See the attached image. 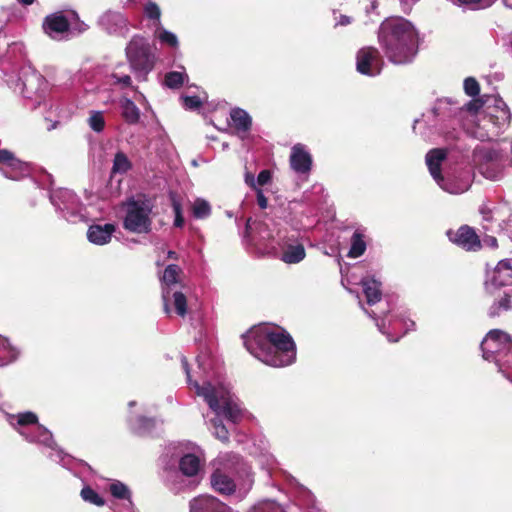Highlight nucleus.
Masks as SVG:
<instances>
[{
    "label": "nucleus",
    "instance_id": "nucleus-7",
    "mask_svg": "<svg viewBox=\"0 0 512 512\" xmlns=\"http://www.w3.org/2000/svg\"><path fill=\"white\" fill-rule=\"evenodd\" d=\"M483 358L493 360L500 365L501 355L512 353V337L502 330H491L481 343Z\"/></svg>",
    "mask_w": 512,
    "mask_h": 512
},
{
    "label": "nucleus",
    "instance_id": "nucleus-49",
    "mask_svg": "<svg viewBox=\"0 0 512 512\" xmlns=\"http://www.w3.org/2000/svg\"><path fill=\"white\" fill-rule=\"evenodd\" d=\"M393 329H396L398 327H404L405 328V331L403 334H405L408 330L412 329L414 327V322L413 321H409V323L405 320H402V319H395L393 321Z\"/></svg>",
    "mask_w": 512,
    "mask_h": 512
},
{
    "label": "nucleus",
    "instance_id": "nucleus-23",
    "mask_svg": "<svg viewBox=\"0 0 512 512\" xmlns=\"http://www.w3.org/2000/svg\"><path fill=\"white\" fill-rule=\"evenodd\" d=\"M212 487L221 494L229 495L234 492L233 480L221 471H215L211 476Z\"/></svg>",
    "mask_w": 512,
    "mask_h": 512
},
{
    "label": "nucleus",
    "instance_id": "nucleus-31",
    "mask_svg": "<svg viewBox=\"0 0 512 512\" xmlns=\"http://www.w3.org/2000/svg\"><path fill=\"white\" fill-rule=\"evenodd\" d=\"M366 250V243L360 233L355 232L351 238V247L348 252V257L357 258L361 256Z\"/></svg>",
    "mask_w": 512,
    "mask_h": 512
},
{
    "label": "nucleus",
    "instance_id": "nucleus-35",
    "mask_svg": "<svg viewBox=\"0 0 512 512\" xmlns=\"http://www.w3.org/2000/svg\"><path fill=\"white\" fill-rule=\"evenodd\" d=\"M130 168L131 162L129 161L128 157L123 152L116 153L113 160L112 173L124 174Z\"/></svg>",
    "mask_w": 512,
    "mask_h": 512
},
{
    "label": "nucleus",
    "instance_id": "nucleus-33",
    "mask_svg": "<svg viewBox=\"0 0 512 512\" xmlns=\"http://www.w3.org/2000/svg\"><path fill=\"white\" fill-rule=\"evenodd\" d=\"M511 294L508 291H504L500 300L494 302L489 309V315L495 317L501 314L503 311H507L511 308L510 305Z\"/></svg>",
    "mask_w": 512,
    "mask_h": 512
},
{
    "label": "nucleus",
    "instance_id": "nucleus-53",
    "mask_svg": "<svg viewBox=\"0 0 512 512\" xmlns=\"http://www.w3.org/2000/svg\"><path fill=\"white\" fill-rule=\"evenodd\" d=\"M245 182L247 185H249L253 189H256V181H255L254 175L252 173L247 172L245 174Z\"/></svg>",
    "mask_w": 512,
    "mask_h": 512
},
{
    "label": "nucleus",
    "instance_id": "nucleus-54",
    "mask_svg": "<svg viewBox=\"0 0 512 512\" xmlns=\"http://www.w3.org/2000/svg\"><path fill=\"white\" fill-rule=\"evenodd\" d=\"M485 245L495 248L497 246V240L495 237L487 236L483 239Z\"/></svg>",
    "mask_w": 512,
    "mask_h": 512
},
{
    "label": "nucleus",
    "instance_id": "nucleus-60",
    "mask_svg": "<svg viewBox=\"0 0 512 512\" xmlns=\"http://www.w3.org/2000/svg\"><path fill=\"white\" fill-rule=\"evenodd\" d=\"M377 8V1L371 0V10H375Z\"/></svg>",
    "mask_w": 512,
    "mask_h": 512
},
{
    "label": "nucleus",
    "instance_id": "nucleus-5",
    "mask_svg": "<svg viewBox=\"0 0 512 512\" xmlns=\"http://www.w3.org/2000/svg\"><path fill=\"white\" fill-rule=\"evenodd\" d=\"M9 423L29 442L43 444L53 448L52 433L38 423V417L33 412H23L9 416Z\"/></svg>",
    "mask_w": 512,
    "mask_h": 512
},
{
    "label": "nucleus",
    "instance_id": "nucleus-13",
    "mask_svg": "<svg viewBox=\"0 0 512 512\" xmlns=\"http://www.w3.org/2000/svg\"><path fill=\"white\" fill-rule=\"evenodd\" d=\"M99 25L109 34L126 35L129 31L128 19L117 11H107L99 18Z\"/></svg>",
    "mask_w": 512,
    "mask_h": 512
},
{
    "label": "nucleus",
    "instance_id": "nucleus-48",
    "mask_svg": "<svg viewBox=\"0 0 512 512\" xmlns=\"http://www.w3.org/2000/svg\"><path fill=\"white\" fill-rule=\"evenodd\" d=\"M173 209H174V212H175L174 225L176 227H182L183 224H184V218H183L182 213H181L180 204L177 203V202H174L173 203Z\"/></svg>",
    "mask_w": 512,
    "mask_h": 512
},
{
    "label": "nucleus",
    "instance_id": "nucleus-2",
    "mask_svg": "<svg viewBox=\"0 0 512 512\" xmlns=\"http://www.w3.org/2000/svg\"><path fill=\"white\" fill-rule=\"evenodd\" d=\"M182 367L187 375V381L195 393L202 397L208 404L209 408L214 412L215 418L211 419L214 436L222 442L229 440V432L222 424L221 417L229 420L232 423L238 422L242 417V409L231 393L229 388L222 384H212L211 382H204L200 385L197 381H192L188 367L187 359L183 356L181 358Z\"/></svg>",
    "mask_w": 512,
    "mask_h": 512
},
{
    "label": "nucleus",
    "instance_id": "nucleus-29",
    "mask_svg": "<svg viewBox=\"0 0 512 512\" xmlns=\"http://www.w3.org/2000/svg\"><path fill=\"white\" fill-rule=\"evenodd\" d=\"M192 214L197 219H205L211 214V206L208 201L202 198L194 200L191 206Z\"/></svg>",
    "mask_w": 512,
    "mask_h": 512
},
{
    "label": "nucleus",
    "instance_id": "nucleus-9",
    "mask_svg": "<svg viewBox=\"0 0 512 512\" xmlns=\"http://www.w3.org/2000/svg\"><path fill=\"white\" fill-rule=\"evenodd\" d=\"M6 82L14 92L19 93L26 98H33L34 96H37L40 93L41 86L44 85V80L41 75L35 72H25L23 78L17 75H10L6 79Z\"/></svg>",
    "mask_w": 512,
    "mask_h": 512
},
{
    "label": "nucleus",
    "instance_id": "nucleus-41",
    "mask_svg": "<svg viewBox=\"0 0 512 512\" xmlns=\"http://www.w3.org/2000/svg\"><path fill=\"white\" fill-rule=\"evenodd\" d=\"M132 428L138 433H144L149 431L150 427L153 426V420L144 417H139L135 420H130Z\"/></svg>",
    "mask_w": 512,
    "mask_h": 512
},
{
    "label": "nucleus",
    "instance_id": "nucleus-40",
    "mask_svg": "<svg viewBox=\"0 0 512 512\" xmlns=\"http://www.w3.org/2000/svg\"><path fill=\"white\" fill-rule=\"evenodd\" d=\"M110 492L116 498L130 500V491L128 487L119 481L110 485Z\"/></svg>",
    "mask_w": 512,
    "mask_h": 512
},
{
    "label": "nucleus",
    "instance_id": "nucleus-27",
    "mask_svg": "<svg viewBox=\"0 0 512 512\" xmlns=\"http://www.w3.org/2000/svg\"><path fill=\"white\" fill-rule=\"evenodd\" d=\"M200 461L198 457L192 454L183 456L180 460V470L187 476H194L198 473Z\"/></svg>",
    "mask_w": 512,
    "mask_h": 512
},
{
    "label": "nucleus",
    "instance_id": "nucleus-45",
    "mask_svg": "<svg viewBox=\"0 0 512 512\" xmlns=\"http://www.w3.org/2000/svg\"><path fill=\"white\" fill-rule=\"evenodd\" d=\"M183 102L184 106L188 109H197L202 104L198 96H185L183 97Z\"/></svg>",
    "mask_w": 512,
    "mask_h": 512
},
{
    "label": "nucleus",
    "instance_id": "nucleus-32",
    "mask_svg": "<svg viewBox=\"0 0 512 512\" xmlns=\"http://www.w3.org/2000/svg\"><path fill=\"white\" fill-rule=\"evenodd\" d=\"M0 351L4 353V357L0 358V365H6L13 360H15L18 356V352L15 348H13L8 339L0 336Z\"/></svg>",
    "mask_w": 512,
    "mask_h": 512
},
{
    "label": "nucleus",
    "instance_id": "nucleus-10",
    "mask_svg": "<svg viewBox=\"0 0 512 512\" xmlns=\"http://www.w3.org/2000/svg\"><path fill=\"white\" fill-rule=\"evenodd\" d=\"M512 285V259H504L498 262L497 266L485 282V290L495 295L501 287Z\"/></svg>",
    "mask_w": 512,
    "mask_h": 512
},
{
    "label": "nucleus",
    "instance_id": "nucleus-25",
    "mask_svg": "<svg viewBox=\"0 0 512 512\" xmlns=\"http://www.w3.org/2000/svg\"><path fill=\"white\" fill-rule=\"evenodd\" d=\"M120 106L122 109V116L125 121L129 124H136L140 119V110L135 105V103L128 99L123 98L120 101Z\"/></svg>",
    "mask_w": 512,
    "mask_h": 512
},
{
    "label": "nucleus",
    "instance_id": "nucleus-50",
    "mask_svg": "<svg viewBox=\"0 0 512 512\" xmlns=\"http://www.w3.org/2000/svg\"><path fill=\"white\" fill-rule=\"evenodd\" d=\"M271 180V173L269 170H262L256 180V183L260 186L267 184Z\"/></svg>",
    "mask_w": 512,
    "mask_h": 512
},
{
    "label": "nucleus",
    "instance_id": "nucleus-26",
    "mask_svg": "<svg viewBox=\"0 0 512 512\" xmlns=\"http://www.w3.org/2000/svg\"><path fill=\"white\" fill-rule=\"evenodd\" d=\"M144 17L151 22L153 28L159 29L161 26V9L155 2H147L143 7Z\"/></svg>",
    "mask_w": 512,
    "mask_h": 512
},
{
    "label": "nucleus",
    "instance_id": "nucleus-20",
    "mask_svg": "<svg viewBox=\"0 0 512 512\" xmlns=\"http://www.w3.org/2000/svg\"><path fill=\"white\" fill-rule=\"evenodd\" d=\"M0 163H4L11 169V173L6 176L12 179H18L20 176H23L28 173L27 164L16 159L14 155L8 150H0Z\"/></svg>",
    "mask_w": 512,
    "mask_h": 512
},
{
    "label": "nucleus",
    "instance_id": "nucleus-12",
    "mask_svg": "<svg viewBox=\"0 0 512 512\" xmlns=\"http://www.w3.org/2000/svg\"><path fill=\"white\" fill-rule=\"evenodd\" d=\"M449 239L467 251H476L481 247V241L473 228L464 225L457 231L448 232Z\"/></svg>",
    "mask_w": 512,
    "mask_h": 512
},
{
    "label": "nucleus",
    "instance_id": "nucleus-21",
    "mask_svg": "<svg viewBox=\"0 0 512 512\" xmlns=\"http://www.w3.org/2000/svg\"><path fill=\"white\" fill-rule=\"evenodd\" d=\"M224 504L212 496H200L190 503V512H218Z\"/></svg>",
    "mask_w": 512,
    "mask_h": 512
},
{
    "label": "nucleus",
    "instance_id": "nucleus-17",
    "mask_svg": "<svg viewBox=\"0 0 512 512\" xmlns=\"http://www.w3.org/2000/svg\"><path fill=\"white\" fill-rule=\"evenodd\" d=\"M305 256V248L303 244L299 242H284L281 245L280 259L286 264H297L301 262L305 258Z\"/></svg>",
    "mask_w": 512,
    "mask_h": 512
},
{
    "label": "nucleus",
    "instance_id": "nucleus-18",
    "mask_svg": "<svg viewBox=\"0 0 512 512\" xmlns=\"http://www.w3.org/2000/svg\"><path fill=\"white\" fill-rule=\"evenodd\" d=\"M51 201L54 206L62 211L67 210L73 213L78 207V198L68 189H62L54 192L51 195Z\"/></svg>",
    "mask_w": 512,
    "mask_h": 512
},
{
    "label": "nucleus",
    "instance_id": "nucleus-62",
    "mask_svg": "<svg viewBox=\"0 0 512 512\" xmlns=\"http://www.w3.org/2000/svg\"><path fill=\"white\" fill-rule=\"evenodd\" d=\"M250 228V219L247 220V223H246V230L248 231V229Z\"/></svg>",
    "mask_w": 512,
    "mask_h": 512
},
{
    "label": "nucleus",
    "instance_id": "nucleus-47",
    "mask_svg": "<svg viewBox=\"0 0 512 512\" xmlns=\"http://www.w3.org/2000/svg\"><path fill=\"white\" fill-rule=\"evenodd\" d=\"M111 76L114 79L115 84H120L125 87L131 84V78L127 74L120 75L118 73H113Z\"/></svg>",
    "mask_w": 512,
    "mask_h": 512
},
{
    "label": "nucleus",
    "instance_id": "nucleus-43",
    "mask_svg": "<svg viewBox=\"0 0 512 512\" xmlns=\"http://www.w3.org/2000/svg\"><path fill=\"white\" fill-rule=\"evenodd\" d=\"M464 91L467 95L474 97L479 94L480 87L475 78L469 77L464 81Z\"/></svg>",
    "mask_w": 512,
    "mask_h": 512
},
{
    "label": "nucleus",
    "instance_id": "nucleus-30",
    "mask_svg": "<svg viewBox=\"0 0 512 512\" xmlns=\"http://www.w3.org/2000/svg\"><path fill=\"white\" fill-rule=\"evenodd\" d=\"M444 191L450 194H461L468 190L470 184L468 180H461L459 182L454 181H445L443 179L440 184H438Z\"/></svg>",
    "mask_w": 512,
    "mask_h": 512
},
{
    "label": "nucleus",
    "instance_id": "nucleus-6",
    "mask_svg": "<svg viewBox=\"0 0 512 512\" xmlns=\"http://www.w3.org/2000/svg\"><path fill=\"white\" fill-rule=\"evenodd\" d=\"M73 27L79 33L87 30V25L79 20L78 14L74 11L64 14V12H55L45 17L43 29L45 33L53 39L61 40L64 35Z\"/></svg>",
    "mask_w": 512,
    "mask_h": 512
},
{
    "label": "nucleus",
    "instance_id": "nucleus-3",
    "mask_svg": "<svg viewBox=\"0 0 512 512\" xmlns=\"http://www.w3.org/2000/svg\"><path fill=\"white\" fill-rule=\"evenodd\" d=\"M378 41L394 64L409 63L417 53V32L412 23L402 17L385 19L379 27Z\"/></svg>",
    "mask_w": 512,
    "mask_h": 512
},
{
    "label": "nucleus",
    "instance_id": "nucleus-59",
    "mask_svg": "<svg viewBox=\"0 0 512 512\" xmlns=\"http://www.w3.org/2000/svg\"><path fill=\"white\" fill-rule=\"evenodd\" d=\"M506 7H509L512 9V0H503Z\"/></svg>",
    "mask_w": 512,
    "mask_h": 512
},
{
    "label": "nucleus",
    "instance_id": "nucleus-22",
    "mask_svg": "<svg viewBox=\"0 0 512 512\" xmlns=\"http://www.w3.org/2000/svg\"><path fill=\"white\" fill-rule=\"evenodd\" d=\"M233 127L237 130L238 135L244 138V135L250 130L252 119L250 115L241 108H234L230 112Z\"/></svg>",
    "mask_w": 512,
    "mask_h": 512
},
{
    "label": "nucleus",
    "instance_id": "nucleus-52",
    "mask_svg": "<svg viewBox=\"0 0 512 512\" xmlns=\"http://www.w3.org/2000/svg\"><path fill=\"white\" fill-rule=\"evenodd\" d=\"M480 213L482 214L483 220L486 222H490L494 219L495 212L488 207H482Z\"/></svg>",
    "mask_w": 512,
    "mask_h": 512
},
{
    "label": "nucleus",
    "instance_id": "nucleus-15",
    "mask_svg": "<svg viewBox=\"0 0 512 512\" xmlns=\"http://www.w3.org/2000/svg\"><path fill=\"white\" fill-rule=\"evenodd\" d=\"M290 165L295 172L300 174H305L310 171L312 158L302 144H296L292 147Z\"/></svg>",
    "mask_w": 512,
    "mask_h": 512
},
{
    "label": "nucleus",
    "instance_id": "nucleus-44",
    "mask_svg": "<svg viewBox=\"0 0 512 512\" xmlns=\"http://www.w3.org/2000/svg\"><path fill=\"white\" fill-rule=\"evenodd\" d=\"M459 6H465L470 9H479L490 6V2L486 0H456L455 2Z\"/></svg>",
    "mask_w": 512,
    "mask_h": 512
},
{
    "label": "nucleus",
    "instance_id": "nucleus-55",
    "mask_svg": "<svg viewBox=\"0 0 512 512\" xmlns=\"http://www.w3.org/2000/svg\"><path fill=\"white\" fill-rule=\"evenodd\" d=\"M349 23H350V18L348 16L341 15L339 21L337 22V25L344 26Z\"/></svg>",
    "mask_w": 512,
    "mask_h": 512
},
{
    "label": "nucleus",
    "instance_id": "nucleus-24",
    "mask_svg": "<svg viewBox=\"0 0 512 512\" xmlns=\"http://www.w3.org/2000/svg\"><path fill=\"white\" fill-rule=\"evenodd\" d=\"M362 286L368 304L373 305L381 300L380 283L375 279H363Z\"/></svg>",
    "mask_w": 512,
    "mask_h": 512
},
{
    "label": "nucleus",
    "instance_id": "nucleus-61",
    "mask_svg": "<svg viewBox=\"0 0 512 512\" xmlns=\"http://www.w3.org/2000/svg\"><path fill=\"white\" fill-rule=\"evenodd\" d=\"M387 336H388V340H389V341H391V342H395V341H397V340L399 339V337H398V338L393 339V338H391V337H390V335H389V334H388Z\"/></svg>",
    "mask_w": 512,
    "mask_h": 512
},
{
    "label": "nucleus",
    "instance_id": "nucleus-19",
    "mask_svg": "<svg viewBox=\"0 0 512 512\" xmlns=\"http://www.w3.org/2000/svg\"><path fill=\"white\" fill-rule=\"evenodd\" d=\"M446 158V151L444 149H432L426 155V164L430 171L431 176L440 184L443 181L441 176V164Z\"/></svg>",
    "mask_w": 512,
    "mask_h": 512
},
{
    "label": "nucleus",
    "instance_id": "nucleus-39",
    "mask_svg": "<svg viewBox=\"0 0 512 512\" xmlns=\"http://www.w3.org/2000/svg\"><path fill=\"white\" fill-rule=\"evenodd\" d=\"M81 497L84 501L89 502L91 504L97 505V506H103L104 500L102 497L99 496L98 493H96L92 488L90 487H84L81 490Z\"/></svg>",
    "mask_w": 512,
    "mask_h": 512
},
{
    "label": "nucleus",
    "instance_id": "nucleus-16",
    "mask_svg": "<svg viewBox=\"0 0 512 512\" xmlns=\"http://www.w3.org/2000/svg\"><path fill=\"white\" fill-rule=\"evenodd\" d=\"M116 227L114 224H94L87 230L88 240L95 245H105L110 242Z\"/></svg>",
    "mask_w": 512,
    "mask_h": 512
},
{
    "label": "nucleus",
    "instance_id": "nucleus-58",
    "mask_svg": "<svg viewBox=\"0 0 512 512\" xmlns=\"http://www.w3.org/2000/svg\"><path fill=\"white\" fill-rule=\"evenodd\" d=\"M168 257L172 258V259H177V254L174 251H169L168 252Z\"/></svg>",
    "mask_w": 512,
    "mask_h": 512
},
{
    "label": "nucleus",
    "instance_id": "nucleus-28",
    "mask_svg": "<svg viewBox=\"0 0 512 512\" xmlns=\"http://www.w3.org/2000/svg\"><path fill=\"white\" fill-rule=\"evenodd\" d=\"M496 108L498 109L497 115H489V121L495 119V124L498 126L508 125L510 122V112L506 104L502 100H496Z\"/></svg>",
    "mask_w": 512,
    "mask_h": 512
},
{
    "label": "nucleus",
    "instance_id": "nucleus-4",
    "mask_svg": "<svg viewBox=\"0 0 512 512\" xmlns=\"http://www.w3.org/2000/svg\"><path fill=\"white\" fill-rule=\"evenodd\" d=\"M123 207L125 209L124 229L136 234L151 232L153 204L149 198L144 195L130 197L123 203Z\"/></svg>",
    "mask_w": 512,
    "mask_h": 512
},
{
    "label": "nucleus",
    "instance_id": "nucleus-46",
    "mask_svg": "<svg viewBox=\"0 0 512 512\" xmlns=\"http://www.w3.org/2000/svg\"><path fill=\"white\" fill-rule=\"evenodd\" d=\"M483 101L481 99H473L471 101H469L465 106V110L472 113V114H476L479 112V110L483 107Z\"/></svg>",
    "mask_w": 512,
    "mask_h": 512
},
{
    "label": "nucleus",
    "instance_id": "nucleus-51",
    "mask_svg": "<svg viewBox=\"0 0 512 512\" xmlns=\"http://www.w3.org/2000/svg\"><path fill=\"white\" fill-rule=\"evenodd\" d=\"M256 194H257V203L261 209H266L268 206V200L265 197L263 191L259 188H256Z\"/></svg>",
    "mask_w": 512,
    "mask_h": 512
},
{
    "label": "nucleus",
    "instance_id": "nucleus-14",
    "mask_svg": "<svg viewBox=\"0 0 512 512\" xmlns=\"http://www.w3.org/2000/svg\"><path fill=\"white\" fill-rule=\"evenodd\" d=\"M181 269L174 264L168 265L162 276V300L163 307L166 314L171 312L169 307L171 291L176 290L175 286L178 284V277Z\"/></svg>",
    "mask_w": 512,
    "mask_h": 512
},
{
    "label": "nucleus",
    "instance_id": "nucleus-1",
    "mask_svg": "<svg viewBox=\"0 0 512 512\" xmlns=\"http://www.w3.org/2000/svg\"><path fill=\"white\" fill-rule=\"evenodd\" d=\"M247 350L261 362L283 367L294 362L295 344L291 336L276 326L259 325L244 335Z\"/></svg>",
    "mask_w": 512,
    "mask_h": 512
},
{
    "label": "nucleus",
    "instance_id": "nucleus-34",
    "mask_svg": "<svg viewBox=\"0 0 512 512\" xmlns=\"http://www.w3.org/2000/svg\"><path fill=\"white\" fill-rule=\"evenodd\" d=\"M171 299L173 300L176 313L184 317L187 313V300L185 295L178 290H173L170 294V300Z\"/></svg>",
    "mask_w": 512,
    "mask_h": 512
},
{
    "label": "nucleus",
    "instance_id": "nucleus-36",
    "mask_svg": "<svg viewBox=\"0 0 512 512\" xmlns=\"http://www.w3.org/2000/svg\"><path fill=\"white\" fill-rule=\"evenodd\" d=\"M188 78L184 72L172 71L165 76V85L171 89H177L183 85Z\"/></svg>",
    "mask_w": 512,
    "mask_h": 512
},
{
    "label": "nucleus",
    "instance_id": "nucleus-42",
    "mask_svg": "<svg viewBox=\"0 0 512 512\" xmlns=\"http://www.w3.org/2000/svg\"><path fill=\"white\" fill-rule=\"evenodd\" d=\"M251 512H285L283 508L274 502H264L255 506Z\"/></svg>",
    "mask_w": 512,
    "mask_h": 512
},
{
    "label": "nucleus",
    "instance_id": "nucleus-63",
    "mask_svg": "<svg viewBox=\"0 0 512 512\" xmlns=\"http://www.w3.org/2000/svg\"><path fill=\"white\" fill-rule=\"evenodd\" d=\"M134 404H135V402H133V401H132V402H130V403H129V406L131 407V406H133Z\"/></svg>",
    "mask_w": 512,
    "mask_h": 512
},
{
    "label": "nucleus",
    "instance_id": "nucleus-11",
    "mask_svg": "<svg viewBox=\"0 0 512 512\" xmlns=\"http://www.w3.org/2000/svg\"><path fill=\"white\" fill-rule=\"evenodd\" d=\"M383 60L375 47H364L360 49L356 57L357 71L363 75L375 76L382 70Z\"/></svg>",
    "mask_w": 512,
    "mask_h": 512
},
{
    "label": "nucleus",
    "instance_id": "nucleus-8",
    "mask_svg": "<svg viewBox=\"0 0 512 512\" xmlns=\"http://www.w3.org/2000/svg\"><path fill=\"white\" fill-rule=\"evenodd\" d=\"M126 55L131 67L140 72L147 73L153 68L154 56L150 52L147 41L134 36L126 47Z\"/></svg>",
    "mask_w": 512,
    "mask_h": 512
},
{
    "label": "nucleus",
    "instance_id": "nucleus-56",
    "mask_svg": "<svg viewBox=\"0 0 512 512\" xmlns=\"http://www.w3.org/2000/svg\"><path fill=\"white\" fill-rule=\"evenodd\" d=\"M23 5H31L33 4L34 0H18Z\"/></svg>",
    "mask_w": 512,
    "mask_h": 512
},
{
    "label": "nucleus",
    "instance_id": "nucleus-37",
    "mask_svg": "<svg viewBox=\"0 0 512 512\" xmlns=\"http://www.w3.org/2000/svg\"><path fill=\"white\" fill-rule=\"evenodd\" d=\"M154 34L160 40L161 43L167 44L171 47L178 46L177 36L174 33L164 29L162 25L160 26L159 29L155 30Z\"/></svg>",
    "mask_w": 512,
    "mask_h": 512
},
{
    "label": "nucleus",
    "instance_id": "nucleus-57",
    "mask_svg": "<svg viewBox=\"0 0 512 512\" xmlns=\"http://www.w3.org/2000/svg\"><path fill=\"white\" fill-rule=\"evenodd\" d=\"M218 512H233L230 507L223 506Z\"/></svg>",
    "mask_w": 512,
    "mask_h": 512
},
{
    "label": "nucleus",
    "instance_id": "nucleus-38",
    "mask_svg": "<svg viewBox=\"0 0 512 512\" xmlns=\"http://www.w3.org/2000/svg\"><path fill=\"white\" fill-rule=\"evenodd\" d=\"M89 127L95 132H102L105 127V120L101 111H92L88 118Z\"/></svg>",
    "mask_w": 512,
    "mask_h": 512
}]
</instances>
